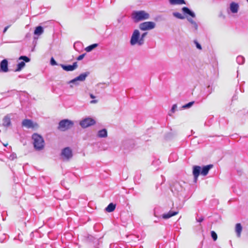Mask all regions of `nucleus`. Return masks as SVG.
Here are the masks:
<instances>
[{
	"label": "nucleus",
	"instance_id": "nucleus-1",
	"mask_svg": "<svg viewBox=\"0 0 248 248\" xmlns=\"http://www.w3.org/2000/svg\"><path fill=\"white\" fill-rule=\"evenodd\" d=\"M213 167V165L209 164L202 167L195 165L193 167L192 173L194 176V182L196 183L199 176L201 174L202 176H206L209 170Z\"/></svg>",
	"mask_w": 248,
	"mask_h": 248
},
{
	"label": "nucleus",
	"instance_id": "nucleus-2",
	"mask_svg": "<svg viewBox=\"0 0 248 248\" xmlns=\"http://www.w3.org/2000/svg\"><path fill=\"white\" fill-rule=\"evenodd\" d=\"M186 183L184 182H174L171 186L172 192L176 196L181 197L185 196V187L184 185Z\"/></svg>",
	"mask_w": 248,
	"mask_h": 248
},
{
	"label": "nucleus",
	"instance_id": "nucleus-3",
	"mask_svg": "<svg viewBox=\"0 0 248 248\" xmlns=\"http://www.w3.org/2000/svg\"><path fill=\"white\" fill-rule=\"evenodd\" d=\"M31 138L33 140V147L35 150L41 151L44 148L45 140L41 135L38 133H33Z\"/></svg>",
	"mask_w": 248,
	"mask_h": 248
},
{
	"label": "nucleus",
	"instance_id": "nucleus-4",
	"mask_svg": "<svg viewBox=\"0 0 248 248\" xmlns=\"http://www.w3.org/2000/svg\"><path fill=\"white\" fill-rule=\"evenodd\" d=\"M131 18L134 23L146 20L149 18V14L143 10L133 11L131 14Z\"/></svg>",
	"mask_w": 248,
	"mask_h": 248
},
{
	"label": "nucleus",
	"instance_id": "nucleus-5",
	"mask_svg": "<svg viewBox=\"0 0 248 248\" xmlns=\"http://www.w3.org/2000/svg\"><path fill=\"white\" fill-rule=\"evenodd\" d=\"M140 38V31L137 29L134 30L130 40V45L132 46L136 45L140 46H142L143 45V42H142Z\"/></svg>",
	"mask_w": 248,
	"mask_h": 248
},
{
	"label": "nucleus",
	"instance_id": "nucleus-6",
	"mask_svg": "<svg viewBox=\"0 0 248 248\" xmlns=\"http://www.w3.org/2000/svg\"><path fill=\"white\" fill-rule=\"evenodd\" d=\"M74 124V122L72 120L64 119L59 122L57 128L61 131H65L71 128Z\"/></svg>",
	"mask_w": 248,
	"mask_h": 248
},
{
	"label": "nucleus",
	"instance_id": "nucleus-7",
	"mask_svg": "<svg viewBox=\"0 0 248 248\" xmlns=\"http://www.w3.org/2000/svg\"><path fill=\"white\" fill-rule=\"evenodd\" d=\"M61 156L63 160L68 161L73 157V152L69 147L64 148L62 150Z\"/></svg>",
	"mask_w": 248,
	"mask_h": 248
},
{
	"label": "nucleus",
	"instance_id": "nucleus-8",
	"mask_svg": "<svg viewBox=\"0 0 248 248\" xmlns=\"http://www.w3.org/2000/svg\"><path fill=\"white\" fill-rule=\"evenodd\" d=\"M155 27V23L153 21H145L139 24V29L142 31L151 30Z\"/></svg>",
	"mask_w": 248,
	"mask_h": 248
},
{
	"label": "nucleus",
	"instance_id": "nucleus-9",
	"mask_svg": "<svg viewBox=\"0 0 248 248\" xmlns=\"http://www.w3.org/2000/svg\"><path fill=\"white\" fill-rule=\"evenodd\" d=\"M134 146L135 145L133 140H126L123 141L121 148V149L124 151V152L126 153L132 149L134 147Z\"/></svg>",
	"mask_w": 248,
	"mask_h": 248
},
{
	"label": "nucleus",
	"instance_id": "nucleus-10",
	"mask_svg": "<svg viewBox=\"0 0 248 248\" xmlns=\"http://www.w3.org/2000/svg\"><path fill=\"white\" fill-rule=\"evenodd\" d=\"M90 74L89 72H86L80 74L79 76L68 81V84H75L78 85V81H84Z\"/></svg>",
	"mask_w": 248,
	"mask_h": 248
},
{
	"label": "nucleus",
	"instance_id": "nucleus-11",
	"mask_svg": "<svg viewBox=\"0 0 248 248\" xmlns=\"http://www.w3.org/2000/svg\"><path fill=\"white\" fill-rule=\"evenodd\" d=\"M96 122L93 119L90 117H87L80 121L79 124L81 127L85 128L93 125Z\"/></svg>",
	"mask_w": 248,
	"mask_h": 248
},
{
	"label": "nucleus",
	"instance_id": "nucleus-12",
	"mask_svg": "<svg viewBox=\"0 0 248 248\" xmlns=\"http://www.w3.org/2000/svg\"><path fill=\"white\" fill-rule=\"evenodd\" d=\"M60 66L62 68L63 70L65 71H73L77 68L78 63L77 62H73L72 65L60 64Z\"/></svg>",
	"mask_w": 248,
	"mask_h": 248
},
{
	"label": "nucleus",
	"instance_id": "nucleus-13",
	"mask_svg": "<svg viewBox=\"0 0 248 248\" xmlns=\"http://www.w3.org/2000/svg\"><path fill=\"white\" fill-rule=\"evenodd\" d=\"M36 125L37 124H34L33 121L30 119H25L22 122V126L28 129L34 128Z\"/></svg>",
	"mask_w": 248,
	"mask_h": 248
},
{
	"label": "nucleus",
	"instance_id": "nucleus-14",
	"mask_svg": "<svg viewBox=\"0 0 248 248\" xmlns=\"http://www.w3.org/2000/svg\"><path fill=\"white\" fill-rule=\"evenodd\" d=\"M9 70L8 60L6 59H4L0 62V72L7 73Z\"/></svg>",
	"mask_w": 248,
	"mask_h": 248
},
{
	"label": "nucleus",
	"instance_id": "nucleus-15",
	"mask_svg": "<svg viewBox=\"0 0 248 248\" xmlns=\"http://www.w3.org/2000/svg\"><path fill=\"white\" fill-rule=\"evenodd\" d=\"M13 116L12 114H8L4 117L2 119V125L5 127H8L11 125V116Z\"/></svg>",
	"mask_w": 248,
	"mask_h": 248
},
{
	"label": "nucleus",
	"instance_id": "nucleus-16",
	"mask_svg": "<svg viewBox=\"0 0 248 248\" xmlns=\"http://www.w3.org/2000/svg\"><path fill=\"white\" fill-rule=\"evenodd\" d=\"M182 11L183 14L187 16V15L194 18L196 17L195 13L187 7H183L182 8Z\"/></svg>",
	"mask_w": 248,
	"mask_h": 248
},
{
	"label": "nucleus",
	"instance_id": "nucleus-17",
	"mask_svg": "<svg viewBox=\"0 0 248 248\" xmlns=\"http://www.w3.org/2000/svg\"><path fill=\"white\" fill-rule=\"evenodd\" d=\"M178 213V211L170 210L168 213L162 214V217L165 219H169V218L176 215Z\"/></svg>",
	"mask_w": 248,
	"mask_h": 248
},
{
	"label": "nucleus",
	"instance_id": "nucleus-18",
	"mask_svg": "<svg viewBox=\"0 0 248 248\" xmlns=\"http://www.w3.org/2000/svg\"><path fill=\"white\" fill-rule=\"evenodd\" d=\"M230 10L233 14H236L239 10V5L235 2H232L230 4Z\"/></svg>",
	"mask_w": 248,
	"mask_h": 248
},
{
	"label": "nucleus",
	"instance_id": "nucleus-19",
	"mask_svg": "<svg viewBox=\"0 0 248 248\" xmlns=\"http://www.w3.org/2000/svg\"><path fill=\"white\" fill-rule=\"evenodd\" d=\"M97 136L100 138H105L108 137V131L106 128H103L98 131Z\"/></svg>",
	"mask_w": 248,
	"mask_h": 248
},
{
	"label": "nucleus",
	"instance_id": "nucleus-20",
	"mask_svg": "<svg viewBox=\"0 0 248 248\" xmlns=\"http://www.w3.org/2000/svg\"><path fill=\"white\" fill-rule=\"evenodd\" d=\"M168 1L171 5L186 4L185 0H168Z\"/></svg>",
	"mask_w": 248,
	"mask_h": 248
},
{
	"label": "nucleus",
	"instance_id": "nucleus-21",
	"mask_svg": "<svg viewBox=\"0 0 248 248\" xmlns=\"http://www.w3.org/2000/svg\"><path fill=\"white\" fill-rule=\"evenodd\" d=\"M44 32V28L41 26H37L34 31V34L36 35L39 36L41 35Z\"/></svg>",
	"mask_w": 248,
	"mask_h": 248
},
{
	"label": "nucleus",
	"instance_id": "nucleus-22",
	"mask_svg": "<svg viewBox=\"0 0 248 248\" xmlns=\"http://www.w3.org/2000/svg\"><path fill=\"white\" fill-rule=\"evenodd\" d=\"M235 232L236 233V235L238 237H240L241 235V233L242 231V226L240 223H237L235 225Z\"/></svg>",
	"mask_w": 248,
	"mask_h": 248
},
{
	"label": "nucleus",
	"instance_id": "nucleus-23",
	"mask_svg": "<svg viewBox=\"0 0 248 248\" xmlns=\"http://www.w3.org/2000/svg\"><path fill=\"white\" fill-rule=\"evenodd\" d=\"M116 208V204L113 202L110 203L105 208V210L108 213L112 212L114 211Z\"/></svg>",
	"mask_w": 248,
	"mask_h": 248
},
{
	"label": "nucleus",
	"instance_id": "nucleus-24",
	"mask_svg": "<svg viewBox=\"0 0 248 248\" xmlns=\"http://www.w3.org/2000/svg\"><path fill=\"white\" fill-rule=\"evenodd\" d=\"M98 46V44L97 43L93 44L89 46H87L85 50L87 52H89L92 51L93 49L96 48Z\"/></svg>",
	"mask_w": 248,
	"mask_h": 248
},
{
	"label": "nucleus",
	"instance_id": "nucleus-25",
	"mask_svg": "<svg viewBox=\"0 0 248 248\" xmlns=\"http://www.w3.org/2000/svg\"><path fill=\"white\" fill-rule=\"evenodd\" d=\"M25 66V63L24 62H20L17 64L16 68L15 70V72L20 71Z\"/></svg>",
	"mask_w": 248,
	"mask_h": 248
},
{
	"label": "nucleus",
	"instance_id": "nucleus-26",
	"mask_svg": "<svg viewBox=\"0 0 248 248\" xmlns=\"http://www.w3.org/2000/svg\"><path fill=\"white\" fill-rule=\"evenodd\" d=\"M172 15L174 17L179 19H184L185 18V16L179 12H173Z\"/></svg>",
	"mask_w": 248,
	"mask_h": 248
},
{
	"label": "nucleus",
	"instance_id": "nucleus-27",
	"mask_svg": "<svg viewBox=\"0 0 248 248\" xmlns=\"http://www.w3.org/2000/svg\"><path fill=\"white\" fill-rule=\"evenodd\" d=\"M236 62L239 64H243L245 62V58L242 56H238L236 58Z\"/></svg>",
	"mask_w": 248,
	"mask_h": 248
},
{
	"label": "nucleus",
	"instance_id": "nucleus-28",
	"mask_svg": "<svg viewBox=\"0 0 248 248\" xmlns=\"http://www.w3.org/2000/svg\"><path fill=\"white\" fill-rule=\"evenodd\" d=\"M195 103V101H191L182 106L183 109H187L190 108Z\"/></svg>",
	"mask_w": 248,
	"mask_h": 248
},
{
	"label": "nucleus",
	"instance_id": "nucleus-29",
	"mask_svg": "<svg viewBox=\"0 0 248 248\" xmlns=\"http://www.w3.org/2000/svg\"><path fill=\"white\" fill-rule=\"evenodd\" d=\"M19 60H23L22 62H24V63L28 62L31 61V59L29 57L25 55L20 56L19 58Z\"/></svg>",
	"mask_w": 248,
	"mask_h": 248
},
{
	"label": "nucleus",
	"instance_id": "nucleus-30",
	"mask_svg": "<svg viewBox=\"0 0 248 248\" xmlns=\"http://www.w3.org/2000/svg\"><path fill=\"white\" fill-rule=\"evenodd\" d=\"M191 25H192V27L193 28V31L194 32H196L198 29V24L195 21H193V22L191 23Z\"/></svg>",
	"mask_w": 248,
	"mask_h": 248
},
{
	"label": "nucleus",
	"instance_id": "nucleus-31",
	"mask_svg": "<svg viewBox=\"0 0 248 248\" xmlns=\"http://www.w3.org/2000/svg\"><path fill=\"white\" fill-rule=\"evenodd\" d=\"M211 237L213 239V240L215 241L217 240V233L214 231H212L211 232Z\"/></svg>",
	"mask_w": 248,
	"mask_h": 248
},
{
	"label": "nucleus",
	"instance_id": "nucleus-32",
	"mask_svg": "<svg viewBox=\"0 0 248 248\" xmlns=\"http://www.w3.org/2000/svg\"><path fill=\"white\" fill-rule=\"evenodd\" d=\"M50 63L52 66L57 65L58 63L53 57H51L50 60Z\"/></svg>",
	"mask_w": 248,
	"mask_h": 248
},
{
	"label": "nucleus",
	"instance_id": "nucleus-33",
	"mask_svg": "<svg viewBox=\"0 0 248 248\" xmlns=\"http://www.w3.org/2000/svg\"><path fill=\"white\" fill-rule=\"evenodd\" d=\"M194 43L195 44L197 49L201 50L202 49V47L201 45L196 40L194 41Z\"/></svg>",
	"mask_w": 248,
	"mask_h": 248
},
{
	"label": "nucleus",
	"instance_id": "nucleus-34",
	"mask_svg": "<svg viewBox=\"0 0 248 248\" xmlns=\"http://www.w3.org/2000/svg\"><path fill=\"white\" fill-rule=\"evenodd\" d=\"M147 32H143L141 34H140V39L142 40V42H143V44L144 43V38L145 36L147 35Z\"/></svg>",
	"mask_w": 248,
	"mask_h": 248
},
{
	"label": "nucleus",
	"instance_id": "nucleus-35",
	"mask_svg": "<svg viewBox=\"0 0 248 248\" xmlns=\"http://www.w3.org/2000/svg\"><path fill=\"white\" fill-rule=\"evenodd\" d=\"M86 55V53H83V54L79 55L77 58V59H76L77 60H78V61H81V60H82L84 58V57Z\"/></svg>",
	"mask_w": 248,
	"mask_h": 248
},
{
	"label": "nucleus",
	"instance_id": "nucleus-36",
	"mask_svg": "<svg viewBox=\"0 0 248 248\" xmlns=\"http://www.w3.org/2000/svg\"><path fill=\"white\" fill-rule=\"evenodd\" d=\"M17 157L16 156V153H12L10 155V156L9 157V158L11 160H14V159L16 158Z\"/></svg>",
	"mask_w": 248,
	"mask_h": 248
},
{
	"label": "nucleus",
	"instance_id": "nucleus-37",
	"mask_svg": "<svg viewBox=\"0 0 248 248\" xmlns=\"http://www.w3.org/2000/svg\"><path fill=\"white\" fill-rule=\"evenodd\" d=\"M177 106L176 104H173L171 107V109H170V112L172 113H174L176 110V109L177 108Z\"/></svg>",
	"mask_w": 248,
	"mask_h": 248
},
{
	"label": "nucleus",
	"instance_id": "nucleus-38",
	"mask_svg": "<svg viewBox=\"0 0 248 248\" xmlns=\"http://www.w3.org/2000/svg\"><path fill=\"white\" fill-rule=\"evenodd\" d=\"M94 246L93 248H99V247H98V245H99V240L98 239H95V241H94Z\"/></svg>",
	"mask_w": 248,
	"mask_h": 248
},
{
	"label": "nucleus",
	"instance_id": "nucleus-39",
	"mask_svg": "<svg viewBox=\"0 0 248 248\" xmlns=\"http://www.w3.org/2000/svg\"><path fill=\"white\" fill-rule=\"evenodd\" d=\"M204 220V217L202 216L199 217H196V220L197 222H202Z\"/></svg>",
	"mask_w": 248,
	"mask_h": 248
},
{
	"label": "nucleus",
	"instance_id": "nucleus-40",
	"mask_svg": "<svg viewBox=\"0 0 248 248\" xmlns=\"http://www.w3.org/2000/svg\"><path fill=\"white\" fill-rule=\"evenodd\" d=\"M186 19L187 20V21L190 23L191 24L193 22V19H192L191 17H188V16H186Z\"/></svg>",
	"mask_w": 248,
	"mask_h": 248
},
{
	"label": "nucleus",
	"instance_id": "nucleus-41",
	"mask_svg": "<svg viewBox=\"0 0 248 248\" xmlns=\"http://www.w3.org/2000/svg\"><path fill=\"white\" fill-rule=\"evenodd\" d=\"M9 27H10V25H8V26H6V27L4 28V29H3V33H5Z\"/></svg>",
	"mask_w": 248,
	"mask_h": 248
},
{
	"label": "nucleus",
	"instance_id": "nucleus-42",
	"mask_svg": "<svg viewBox=\"0 0 248 248\" xmlns=\"http://www.w3.org/2000/svg\"><path fill=\"white\" fill-rule=\"evenodd\" d=\"M210 85H209L207 87V92H208V94H209L211 93H212V90H210Z\"/></svg>",
	"mask_w": 248,
	"mask_h": 248
},
{
	"label": "nucleus",
	"instance_id": "nucleus-43",
	"mask_svg": "<svg viewBox=\"0 0 248 248\" xmlns=\"http://www.w3.org/2000/svg\"><path fill=\"white\" fill-rule=\"evenodd\" d=\"M98 102V100H92L90 101V103L91 104H95L96 103Z\"/></svg>",
	"mask_w": 248,
	"mask_h": 248
},
{
	"label": "nucleus",
	"instance_id": "nucleus-44",
	"mask_svg": "<svg viewBox=\"0 0 248 248\" xmlns=\"http://www.w3.org/2000/svg\"><path fill=\"white\" fill-rule=\"evenodd\" d=\"M78 45H80V42H76L74 44V47L75 49H76V46Z\"/></svg>",
	"mask_w": 248,
	"mask_h": 248
},
{
	"label": "nucleus",
	"instance_id": "nucleus-45",
	"mask_svg": "<svg viewBox=\"0 0 248 248\" xmlns=\"http://www.w3.org/2000/svg\"><path fill=\"white\" fill-rule=\"evenodd\" d=\"M90 97L92 99H94L95 98V95H94L93 93H90Z\"/></svg>",
	"mask_w": 248,
	"mask_h": 248
},
{
	"label": "nucleus",
	"instance_id": "nucleus-46",
	"mask_svg": "<svg viewBox=\"0 0 248 248\" xmlns=\"http://www.w3.org/2000/svg\"><path fill=\"white\" fill-rule=\"evenodd\" d=\"M237 99V97L236 95H234L232 96V100H234Z\"/></svg>",
	"mask_w": 248,
	"mask_h": 248
},
{
	"label": "nucleus",
	"instance_id": "nucleus-47",
	"mask_svg": "<svg viewBox=\"0 0 248 248\" xmlns=\"http://www.w3.org/2000/svg\"><path fill=\"white\" fill-rule=\"evenodd\" d=\"M3 238H2V237H0V241L1 243H2L3 242Z\"/></svg>",
	"mask_w": 248,
	"mask_h": 248
},
{
	"label": "nucleus",
	"instance_id": "nucleus-48",
	"mask_svg": "<svg viewBox=\"0 0 248 248\" xmlns=\"http://www.w3.org/2000/svg\"><path fill=\"white\" fill-rule=\"evenodd\" d=\"M30 35H31V34H29V33H28V34H26V37H29V36H30Z\"/></svg>",
	"mask_w": 248,
	"mask_h": 248
},
{
	"label": "nucleus",
	"instance_id": "nucleus-49",
	"mask_svg": "<svg viewBox=\"0 0 248 248\" xmlns=\"http://www.w3.org/2000/svg\"><path fill=\"white\" fill-rule=\"evenodd\" d=\"M7 145H8V144L7 143V144H4V146H6Z\"/></svg>",
	"mask_w": 248,
	"mask_h": 248
},
{
	"label": "nucleus",
	"instance_id": "nucleus-50",
	"mask_svg": "<svg viewBox=\"0 0 248 248\" xmlns=\"http://www.w3.org/2000/svg\"><path fill=\"white\" fill-rule=\"evenodd\" d=\"M247 1H248V0H247Z\"/></svg>",
	"mask_w": 248,
	"mask_h": 248
}]
</instances>
